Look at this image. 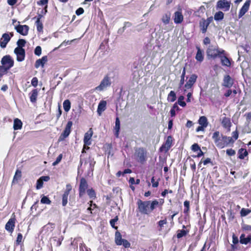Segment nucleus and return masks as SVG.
Masks as SVG:
<instances>
[{"mask_svg":"<svg viewBox=\"0 0 251 251\" xmlns=\"http://www.w3.org/2000/svg\"><path fill=\"white\" fill-rule=\"evenodd\" d=\"M150 205V201H143L138 199L137 201V210L142 215H150V211L149 206Z\"/></svg>","mask_w":251,"mask_h":251,"instance_id":"1","label":"nucleus"},{"mask_svg":"<svg viewBox=\"0 0 251 251\" xmlns=\"http://www.w3.org/2000/svg\"><path fill=\"white\" fill-rule=\"evenodd\" d=\"M225 53V51L224 50L213 45L209 46L206 50L207 55L213 59L217 57H220V55L224 54Z\"/></svg>","mask_w":251,"mask_h":251,"instance_id":"2","label":"nucleus"},{"mask_svg":"<svg viewBox=\"0 0 251 251\" xmlns=\"http://www.w3.org/2000/svg\"><path fill=\"white\" fill-rule=\"evenodd\" d=\"M115 242L117 245H123L125 248L130 247V243L126 239H123L121 233L117 231L115 232Z\"/></svg>","mask_w":251,"mask_h":251,"instance_id":"3","label":"nucleus"},{"mask_svg":"<svg viewBox=\"0 0 251 251\" xmlns=\"http://www.w3.org/2000/svg\"><path fill=\"white\" fill-rule=\"evenodd\" d=\"M88 189V184L86 179L84 177L81 178L80 179L78 188L79 197H83L86 194V192Z\"/></svg>","mask_w":251,"mask_h":251,"instance_id":"4","label":"nucleus"},{"mask_svg":"<svg viewBox=\"0 0 251 251\" xmlns=\"http://www.w3.org/2000/svg\"><path fill=\"white\" fill-rule=\"evenodd\" d=\"M72 190V186L70 183L67 184L66 189L62 195V205L63 206H66L68 201V197L70 193Z\"/></svg>","mask_w":251,"mask_h":251,"instance_id":"5","label":"nucleus"},{"mask_svg":"<svg viewBox=\"0 0 251 251\" xmlns=\"http://www.w3.org/2000/svg\"><path fill=\"white\" fill-rule=\"evenodd\" d=\"M231 2L227 0H220L218 1L216 4L217 9H220L224 11H227L229 10Z\"/></svg>","mask_w":251,"mask_h":251,"instance_id":"6","label":"nucleus"},{"mask_svg":"<svg viewBox=\"0 0 251 251\" xmlns=\"http://www.w3.org/2000/svg\"><path fill=\"white\" fill-rule=\"evenodd\" d=\"M16 219L14 214H13L12 217L8 221L5 226V229L9 233H12L15 226Z\"/></svg>","mask_w":251,"mask_h":251,"instance_id":"7","label":"nucleus"},{"mask_svg":"<svg viewBox=\"0 0 251 251\" xmlns=\"http://www.w3.org/2000/svg\"><path fill=\"white\" fill-rule=\"evenodd\" d=\"M111 84L110 79L107 76H105L100 82V84L96 87V90L101 91L105 90L107 87H109Z\"/></svg>","mask_w":251,"mask_h":251,"instance_id":"8","label":"nucleus"},{"mask_svg":"<svg viewBox=\"0 0 251 251\" xmlns=\"http://www.w3.org/2000/svg\"><path fill=\"white\" fill-rule=\"evenodd\" d=\"M92 135H93V131H92L91 128L89 129L88 131L85 134L84 137V145L83 151H84L85 150L89 149V148L88 146L91 144L90 140L91 139Z\"/></svg>","mask_w":251,"mask_h":251,"instance_id":"9","label":"nucleus"},{"mask_svg":"<svg viewBox=\"0 0 251 251\" xmlns=\"http://www.w3.org/2000/svg\"><path fill=\"white\" fill-rule=\"evenodd\" d=\"M14 53L17 56V60L19 62H22L24 60L25 58V50L22 48H16L14 50Z\"/></svg>","mask_w":251,"mask_h":251,"instance_id":"10","label":"nucleus"},{"mask_svg":"<svg viewBox=\"0 0 251 251\" xmlns=\"http://www.w3.org/2000/svg\"><path fill=\"white\" fill-rule=\"evenodd\" d=\"M2 65L7 67L10 69L13 66L14 61L10 55H5L3 56L1 60Z\"/></svg>","mask_w":251,"mask_h":251,"instance_id":"11","label":"nucleus"},{"mask_svg":"<svg viewBox=\"0 0 251 251\" xmlns=\"http://www.w3.org/2000/svg\"><path fill=\"white\" fill-rule=\"evenodd\" d=\"M173 142V137L171 136H168L165 143L160 148L161 151L167 152L171 147Z\"/></svg>","mask_w":251,"mask_h":251,"instance_id":"12","label":"nucleus"},{"mask_svg":"<svg viewBox=\"0 0 251 251\" xmlns=\"http://www.w3.org/2000/svg\"><path fill=\"white\" fill-rule=\"evenodd\" d=\"M173 19L174 23L176 24H181L183 21V16L182 13V10L179 8L174 14Z\"/></svg>","mask_w":251,"mask_h":251,"instance_id":"13","label":"nucleus"},{"mask_svg":"<svg viewBox=\"0 0 251 251\" xmlns=\"http://www.w3.org/2000/svg\"><path fill=\"white\" fill-rule=\"evenodd\" d=\"M11 37H10L8 33H5L2 34L1 38L0 39V46L1 48H5L10 40Z\"/></svg>","mask_w":251,"mask_h":251,"instance_id":"14","label":"nucleus"},{"mask_svg":"<svg viewBox=\"0 0 251 251\" xmlns=\"http://www.w3.org/2000/svg\"><path fill=\"white\" fill-rule=\"evenodd\" d=\"M234 83V79L232 78L229 75L224 76L223 79V86L226 88H231Z\"/></svg>","mask_w":251,"mask_h":251,"instance_id":"15","label":"nucleus"},{"mask_svg":"<svg viewBox=\"0 0 251 251\" xmlns=\"http://www.w3.org/2000/svg\"><path fill=\"white\" fill-rule=\"evenodd\" d=\"M251 1L250 0H247L242 7L240 10L239 12L238 17L239 18L242 17L248 11L250 5Z\"/></svg>","mask_w":251,"mask_h":251,"instance_id":"16","label":"nucleus"},{"mask_svg":"<svg viewBox=\"0 0 251 251\" xmlns=\"http://www.w3.org/2000/svg\"><path fill=\"white\" fill-rule=\"evenodd\" d=\"M17 31L23 35H26L28 34L29 27L26 25H18L15 27Z\"/></svg>","mask_w":251,"mask_h":251,"instance_id":"17","label":"nucleus"},{"mask_svg":"<svg viewBox=\"0 0 251 251\" xmlns=\"http://www.w3.org/2000/svg\"><path fill=\"white\" fill-rule=\"evenodd\" d=\"M50 179L49 176H42L37 180L36 182V188L37 189H40L43 187L44 182L48 181Z\"/></svg>","mask_w":251,"mask_h":251,"instance_id":"18","label":"nucleus"},{"mask_svg":"<svg viewBox=\"0 0 251 251\" xmlns=\"http://www.w3.org/2000/svg\"><path fill=\"white\" fill-rule=\"evenodd\" d=\"M106 101L105 100H101L99 103L97 112L99 116H100L102 113L106 109Z\"/></svg>","mask_w":251,"mask_h":251,"instance_id":"19","label":"nucleus"},{"mask_svg":"<svg viewBox=\"0 0 251 251\" xmlns=\"http://www.w3.org/2000/svg\"><path fill=\"white\" fill-rule=\"evenodd\" d=\"M48 61L47 56H44L41 59L37 60L35 62V67L36 68H39L40 66L43 67L45 64Z\"/></svg>","mask_w":251,"mask_h":251,"instance_id":"20","label":"nucleus"},{"mask_svg":"<svg viewBox=\"0 0 251 251\" xmlns=\"http://www.w3.org/2000/svg\"><path fill=\"white\" fill-rule=\"evenodd\" d=\"M221 123L225 128L227 129L228 130H230L231 123L229 118L224 117L222 118Z\"/></svg>","mask_w":251,"mask_h":251,"instance_id":"21","label":"nucleus"},{"mask_svg":"<svg viewBox=\"0 0 251 251\" xmlns=\"http://www.w3.org/2000/svg\"><path fill=\"white\" fill-rule=\"evenodd\" d=\"M222 140L223 142V144H220L222 146L221 147H219L220 148H223L228 144L234 142V140L231 137L223 136L222 138Z\"/></svg>","mask_w":251,"mask_h":251,"instance_id":"22","label":"nucleus"},{"mask_svg":"<svg viewBox=\"0 0 251 251\" xmlns=\"http://www.w3.org/2000/svg\"><path fill=\"white\" fill-rule=\"evenodd\" d=\"M182 228H183L182 229H181V230L178 229L177 231L176 237L178 239L181 238L183 236H185L189 232V230L184 229V228H186L185 226L183 225Z\"/></svg>","mask_w":251,"mask_h":251,"instance_id":"23","label":"nucleus"},{"mask_svg":"<svg viewBox=\"0 0 251 251\" xmlns=\"http://www.w3.org/2000/svg\"><path fill=\"white\" fill-rule=\"evenodd\" d=\"M171 20V13L168 12L164 14L162 18L161 21L164 25H167L169 24Z\"/></svg>","mask_w":251,"mask_h":251,"instance_id":"24","label":"nucleus"},{"mask_svg":"<svg viewBox=\"0 0 251 251\" xmlns=\"http://www.w3.org/2000/svg\"><path fill=\"white\" fill-rule=\"evenodd\" d=\"M251 241V235L245 237L244 234H242L240 237V242L242 244L247 245Z\"/></svg>","mask_w":251,"mask_h":251,"instance_id":"25","label":"nucleus"},{"mask_svg":"<svg viewBox=\"0 0 251 251\" xmlns=\"http://www.w3.org/2000/svg\"><path fill=\"white\" fill-rule=\"evenodd\" d=\"M221 60V63L223 66L229 67L230 66V61L229 59L224 54L220 55V57Z\"/></svg>","mask_w":251,"mask_h":251,"instance_id":"26","label":"nucleus"},{"mask_svg":"<svg viewBox=\"0 0 251 251\" xmlns=\"http://www.w3.org/2000/svg\"><path fill=\"white\" fill-rule=\"evenodd\" d=\"M120 129V121L119 118L117 117L115 121V126L114 127V134L116 137H119V132Z\"/></svg>","mask_w":251,"mask_h":251,"instance_id":"27","label":"nucleus"},{"mask_svg":"<svg viewBox=\"0 0 251 251\" xmlns=\"http://www.w3.org/2000/svg\"><path fill=\"white\" fill-rule=\"evenodd\" d=\"M208 25L205 21V19H202L200 22V27L202 33H205L208 26Z\"/></svg>","mask_w":251,"mask_h":251,"instance_id":"28","label":"nucleus"},{"mask_svg":"<svg viewBox=\"0 0 251 251\" xmlns=\"http://www.w3.org/2000/svg\"><path fill=\"white\" fill-rule=\"evenodd\" d=\"M38 94V91L37 89L33 90L29 94L30 100L31 102L34 103L36 101Z\"/></svg>","mask_w":251,"mask_h":251,"instance_id":"29","label":"nucleus"},{"mask_svg":"<svg viewBox=\"0 0 251 251\" xmlns=\"http://www.w3.org/2000/svg\"><path fill=\"white\" fill-rule=\"evenodd\" d=\"M212 138L214 140V142L217 147L222 146L219 143L220 139L221 138L220 137V133L219 131H216L213 134Z\"/></svg>","mask_w":251,"mask_h":251,"instance_id":"30","label":"nucleus"},{"mask_svg":"<svg viewBox=\"0 0 251 251\" xmlns=\"http://www.w3.org/2000/svg\"><path fill=\"white\" fill-rule=\"evenodd\" d=\"M197 52L196 55V59L199 62H202L203 60V55L202 51L201 50L199 47H197Z\"/></svg>","mask_w":251,"mask_h":251,"instance_id":"31","label":"nucleus"},{"mask_svg":"<svg viewBox=\"0 0 251 251\" xmlns=\"http://www.w3.org/2000/svg\"><path fill=\"white\" fill-rule=\"evenodd\" d=\"M184 207L183 213L186 216H188L190 213V201H184Z\"/></svg>","mask_w":251,"mask_h":251,"instance_id":"32","label":"nucleus"},{"mask_svg":"<svg viewBox=\"0 0 251 251\" xmlns=\"http://www.w3.org/2000/svg\"><path fill=\"white\" fill-rule=\"evenodd\" d=\"M22 122L20 120L16 118L14 120L13 128L14 130L20 129L22 127Z\"/></svg>","mask_w":251,"mask_h":251,"instance_id":"33","label":"nucleus"},{"mask_svg":"<svg viewBox=\"0 0 251 251\" xmlns=\"http://www.w3.org/2000/svg\"><path fill=\"white\" fill-rule=\"evenodd\" d=\"M192 150L194 151H199L197 155H195V157H201L203 155V152L197 144H195L192 146Z\"/></svg>","mask_w":251,"mask_h":251,"instance_id":"34","label":"nucleus"},{"mask_svg":"<svg viewBox=\"0 0 251 251\" xmlns=\"http://www.w3.org/2000/svg\"><path fill=\"white\" fill-rule=\"evenodd\" d=\"M198 123L200 125L203 126L205 127H206L208 126V123L207 121V119L205 116H201L198 121Z\"/></svg>","mask_w":251,"mask_h":251,"instance_id":"35","label":"nucleus"},{"mask_svg":"<svg viewBox=\"0 0 251 251\" xmlns=\"http://www.w3.org/2000/svg\"><path fill=\"white\" fill-rule=\"evenodd\" d=\"M86 193L90 199L92 200H95L96 199V193L95 190L93 188H89L87 189Z\"/></svg>","mask_w":251,"mask_h":251,"instance_id":"36","label":"nucleus"},{"mask_svg":"<svg viewBox=\"0 0 251 251\" xmlns=\"http://www.w3.org/2000/svg\"><path fill=\"white\" fill-rule=\"evenodd\" d=\"M146 152L143 148L137 149L135 151L136 157H145Z\"/></svg>","mask_w":251,"mask_h":251,"instance_id":"37","label":"nucleus"},{"mask_svg":"<svg viewBox=\"0 0 251 251\" xmlns=\"http://www.w3.org/2000/svg\"><path fill=\"white\" fill-rule=\"evenodd\" d=\"M159 205V202L157 200L150 201V205L149 206L150 213Z\"/></svg>","mask_w":251,"mask_h":251,"instance_id":"38","label":"nucleus"},{"mask_svg":"<svg viewBox=\"0 0 251 251\" xmlns=\"http://www.w3.org/2000/svg\"><path fill=\"white\" fill-rule=\"evenodd\" d=\"M41 17V15H39L35 23L36 25L37 26V29L39 32L42 31L43 28V24L40 21V18Z\"/></svg>","mask_w":251,"mask_h":251,"instance_id":"39","label":"nucleus"},{"mask_svg":"<svg viewBox=\"0 0 251 251\" xmlns=\"http://www.w3.org/2000/svg\"><path fill=\"white\" fill-rule=\"evenodd\" d=\"M224 14L222 11H218L214 15V20L217 21H221L224 19Z\"/></svg>","mask_w":251,"mask_h":251,"instance_id":"40","label":"nucleus"},{"mask_svg":"<svg viewBox=\"0 0 251 251\" xmlns=\"http://www.w3.org/2000/svg\"><path fill=\"white\" fill-rule=\"evenodd\" d=\"M176 97L175 92L173 91H171L168 94L167 99L171 102H174L176 100Z\"/></svg>","mask_w":251,"mask_h":251,"instance_id":"41","label":"nucleus"},{"mask_svg":"<svg viewBox=\"0 0 251 251\" xmlns=\"http://www.w3.org/2000/svg\"><path fill=\"white\" fill-rule=\"evenodd\" d=\"M197 75L195 74L192 75L190 77H189V80L187 81V83H188L189 84H191V85H193L194 83L196 82L197 79Z\"/></svg>","mask_w":251,"mask_h":251,"instance_id":"42","label":"nucleus"},{"mask_svg":"<svg viewBox=\"0 0 251 251\" xmlns=\"http://www.w3.org/2000/svg\"><path fill=\"white\" fill-rule=\"evenodd\" d=\"M63 108L66 112H68L71 108V102L69 100H65L63 103Z\"/></svg>","mask_w":251,"mask_h":251,"instance_id":"43","label":"nucleus"},{"mask_svg":"<svg viewBox=\"0 0 251 251\" xmlns=\"http://www.w3.org/2000/svg\"><path fill=\"white\" fill-rule=\"evenodd\" d=\"M184 97L183 96H180L178 97L177 103L180 106L184 107L186 106V104L185 102L184 101Z\"/></svg>","mask_w":251,"mask_h":251,"instance_id":"44","label":"nucleus"},{"mask_svg":"<svg viewBox=\"0 0 251 251\" xmlns=\"http://www.w3.org/2000/svg\"><path fill=\"white\" fill-rule=\"evenodd\" d=\"M131 172L132 171L131 169H126L123 172H122L121 171H118L116 174V176L118 177H120L121 175L124 176L125 174H130Z\"/></svg>","mask_w":251,"mask_h":251,"instance_id":"45","label":"nucleus"},{"mask_svg":"<svg viewBox=\"0 0 251 251\" xmlns=\"http://www.w3.org/2000/svg\"><path fill=\"white\" fill-rule=\"evenodd\" d=\"M21 174H22V173H21V171H20L19 170H17L16 171L15 174L14 176L13 182H14V181H17L19 179H20L22 176Z\"/></svg>","mask_w":251,"mask_h":251,"instance_id":"46","label":"nucleus"},{"mask_svg":"<svg viewBox=\"0 0 251 251\" xmlns=\"http://www.w3.org/2000/svg\"><path fill=\"white\" fill-rule=\"evenodd\" d=\"M251 212V210L248 208H242L240 211V215L241 217H245Z\"/></svg>","mask_w":251,"mask_h":251,"instance_id":"47","label":"nucleus"},{"mask_svg":"<svg viewBox=\"0 0 251 251\" xmlns=\"http://www.w3.org/2000/svg\"><path fill=\"white\" fill-rule=\"evenodd\" d=\"M185 74H186V69H185V68H183V69L181 75V79H180V83H179V87H181L182 86V85L184 83V81H185L184 77H185Z\"/></svg>","mask_w":251,"mask_h":251,"instance_id":"48","label":"nucleus"},{"mask_svg":"<svg viewBox=\"0 0 251 251\" xmlns=\"http://www.w3.org/2000/svg\"><path fill=\"white\" fill-rule=\"evenodd\" d=\"M41 202L43 204H50L51 201L47 196H43L41 198Z\"/></svg>","mask_w":251,"mask_h":251,"instance_id":"49","label":"nucleus"},{"mask_svg":"<svg viewBox=\"0 0 251 251\" xmlns=\"http://www.w3.org/2000/svg\"><path fill=\"white\" fill-rule=\"evenodd\" d=\"M203 163L204 165H206L208 163H210L211 166L214 165V164L212 163V161H211V159L210 158H206L205 159H204V158H202L201 160L200 163Z\"/></svg>","mask_w":251,"mask_h":251,"instance_id":"50","label":"nucleus"},{"mask_svg":"<svg viewBox=\"0 0 251 251\" xmlns=\"http://www.w3.org/2000/svg\"><path fill=\"white\" fill-rule=\"evenodd\" d=\"M118 220V217L117 216H116L114 219H112L110 221V224L111 226L115 229H118V227L117 226H115V223L117 222Z\"/></svg>","mask_w":251,"mask_h":251,"instance_id":"51","label":"nucleus"},{"mask_svg":"<svg viewBox=\"0 0 251 251\" xmlns=\"http://www.w3.org/2000/svg\"><path fill=\"white\" fill-rule=\"evenodd\" d=\"M239 155L238 157H246L248 155L247 150L242 148L239 150Z\"/></svg>","mask_w":251,"mask_h":251,"instance_id":"52","label":"nucleus"},{"mask_svg":"<svg viewBox=\"0 0 251 251\" xmlns=\"http://www.w3.org/2000/svg\"><path fill=\"white\" fill-rule=\"evenodd\" d=\"M159 179H157V180L155 181V177L154 176H153L151 177V182L152 183V187H153V188L157 187L158 186V185H159Z\"/></svg>","mask_w":251,"mask_h":251,"instance_id":"53","label":"nucleus"},{"mask_svg":"<svg viewBox=\"0 0 251 251\" xmlns=\"http://www.w3.org/2000/svg\"><path fill=\"white\" fill-rule=\"evenodd\" d=\"M26 43V41L24 39H19L18 41L17 42V44L18 45V47L17 48H23V47L25 46V44Z\"/></svg>","mask_w":251,"mask_h":251,"instance_id":"54","label":"nucleus"},{"mask_svg":"<svg viewBox=\"0 0 251 251\" xmlns=\"http://www.w3.org/2000/svg\"><path fill=\"white\" fill-rule=\"evenodd\" d=\"M72 125H73V122L72 121H69L67 123V124L65 127L64 131H65L66 132H67L68 133H69L70 134L71 132V127H72Z\"/></svg>","mask_w":251,"mask_h":251,"instance_id":"55","label":"nucleus"},{"mask_svg":"<svg viewBox=\"0 0 251 251\" xmlns=\"http://www.w3.org/2000/svg\"><path fill=\"white\" fill-rule=\"evenodd\" d=\"M23 235L21 233H19L17 235L16 243L17 245H19L22 242Z\"/></svg>","mask_w":251,"mask_h":251,"instance_id":"56","label":"nucleus"},{"mask_svg":"<svg viewBox=\"0 0 251 251\" xmlns=\"http://www.w3.org/2000/svg\"><path fill=\"white\" fill-rule=\"evenodd\" d=\"M9 69H8L6 66L3 65L0 66V75H2L6 73Z\"/></svg>","mask_w":251,"mask_h":251,"instance_id":"57","label":"nucleus"},{"mask_svg":"<svg viewBox=\"0 0 251 251\" xmlns=\"http://www.w3.org/2000/svg\"><path fill=\"white\" fill-rule=\"evenodd\" d=\"M89 250L84 243H82L79 245L80 251H89Z\"/></svg>","mask_w":251,"mask_h":251,"instance_id":"58","label":"nucleus"},{"mask_svg":"<svg viewBox=\"0 0 251 251\" xmlns=\"http://www.w3.org/2000/svg\"><path fill=\"white\" fill-rule=\"evenodd\" d=\"M69 134H70L69 133H68L67 132H66L64 130L63 132L60 136L59 140V141L63 140L65 138L67 137L69 135Z\"/></svg>","mask_w":251,"mask_h":251,"instance_id":"59","label":"nucleus"},{"mask_svg":"<svg viewBox=\"0 0 251 251\" xmlns=\"http://www.w3.org/2000/svg\"><path fill=\"white\" fill-rule=\"evenodd\" d=\"M42 53V49L40 46H37L34 50V53L37 56H40Z\"/></svg>","mask_w":251,"mask_h":251,"instance_id":"60","label":"nucleus"},{"mask_svg":"<svg viewBox=\"0 0 251 251\" xmlns=\"http://www.w3.org/2000/svg\"><path fill=\"white\" fill-rule=\"evenodd\" d=\"M167 223V219L166 218H165V219L163 220H160L158 222V226L161 228L164 225H165Z\"/></svg>","mask_w":251,"mask_h":251,"instance_id":"61","label":"nucleus"},{"mask_svg":"<svg viewBox=\"0 0 251 251\" xmlns=\"http://www.w3.org/2000/svg\"><path fill=\"white\" fill-rule=\"evenodd\" d=\"M226 154L228 156H233L235 154V151L234 150L230 149H228L226 151Z\"/></svg>","mask_w":251,"mask_h":251,"instance_id":"62","label":"nucleus"},{"mask_svg":"<svg viewBox=\"0 0 251 251\" xmlns=\"http://www.w3.org/2000/svg\"><path fill=\"white\" fill-rule=\"evenodd\" d=\"M38 79L37 77H34L31 80V84L34 87H36L38 85Z\"/></svg>","mask_w":251,"mask_h":251,"instance_id":"63","label":"nucleus"},{"mask_svg":"<svg viewBox=\"0 0 251 251\" xmlns=\"http://www.w3.org/2000/svg\"><path fill=\"white\" fill-rule=\"evenodd\" d=\"M242 229L245 231H250L251 230V226L244 224L242 226Z\"/></svg>","mask_w":251,"mask_h":251,"instance_id":"64","label":"nucleus"}]
</instances>
